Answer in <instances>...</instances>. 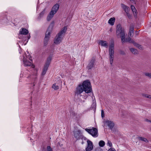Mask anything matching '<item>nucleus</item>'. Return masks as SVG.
I'll return each instance as SVG.
<instances>
[{
    "mask_svg": "<svg viewBox=\"0 0 151 151\" xmlns=\"http://www.w3.org/2000/svg\"><path fill=\"white\" fill-rule=\"evenodd\" d=\"M99 44L101 47L105 48H107L108 46V43L106 41L100 40L99 41Z\"/></svg>",
    "mask_w": 151,
    "mask_h": 151,
    "instance_id": "13",
    "label": "nucleus"
},
{
    "mask_svg": "<svg viewBox=\"0 0 151 151\" xmlns=\"http://www.w3.org/2000/svg\"><path fill=\"white\" fill-rule=\"evenodd\" d=\"M42 151H52L51 147L50 146H47L46 150L43 149Z\"/></svg>",
    "mask_w": 151,
    "mask_h": 151,
    "instance_id": "29",
    "label": "nucleus"
},
{
    "mask_svg": "<svg viewBox=\"0 0 151 151\" xmlns=\"http://www.w3.org/2000/svg\"><path fill=\"white\" fill-rule=\"evenodd\" d=\"M106 145L108 146H109L110 147H112V144L111 142L109 140H108Z\"/></svg>",
    "mask_w": 151,
    "mask_h": 151,
    "instance_id": "32",
    "label": "nucleus"
},
{
    "mask_svg": "<svg viewBox=\"0 0 151 151\" xmlns=\"http://www.w3.org/2000/svg\"><path fill=\"white\" fill-rule=\"evenodd\" d=\"M129 1L131 2H133L134 1V0H129Z\"/></svg>",
    "mask_w": 151,
    "mask_h": 151,
    "instance_id": "44",
    "label": "nucleus"
},
{
    "mask_svg": "<svg viewBox=\"0 0 151 151\" xmlns=\"http://www.w3.org/2000/svg\"><path fill=\"white\" fill-rule=\"evenodd\" d=\"M19 53H21V51H19Z\"/></svg>",
    "mask_w": 151,
    "mask_h": 151,
    "instance_id": "46",
    "label": "nucleus"
},
{
    "mask_svg": "<svg viewBox=\"0 0 151 151\" xmlns=\"http://www.w3.org/2000/svg\"><path fill=\"white\" fill-rule=\"evenodd\" d=\"M125 41L124 42H129L130 43L135 44V42L134 40H132L130 37H129L128 38L125 39Z\"/></svg>",
    "mask_w": 151,
    "mask_h": 151,
    "instance_id": "25",
    "label": "nucleus"
},
{
    "mask_svg": "<svg viewBox=\"0 0 151 151\" xmlns=\"http://www.w3.org/2000/svg\"><path fill=\"white\" fill-rule=\"evenodd\" d=\"M131 9L133 12L134 17L136 18H137V9H135V7L134 6L131 5Z\"/></svg>",
    "mask_w": 151,
    "mask_h": 151,
    "instance_id": "16",
    "label": "nucleus"
},
{
    "mask_svg": "<svg viewBox=\"0 0 151 151\" xmlns=\"http://www.w3.org/2000/svg\"><path fill=\"white\" fill-rule=\"evenodd\" d=\"M45 13V10L42 11L40 14L39 15V16L38 17V19H40L41 17H42L44 14Z\"/></svg>",
    "mask_w": 151,
    "mask_h": 151,
    "instance_id": "33",
    "label": "nucleus"
},
{
    "mask_svg": "<svg viewBox=\"0 0 151 151\" xmlns=\"http://www.w3.org/2000/svg\"><path fill=\"white\" fill-rule=\"evenodd\" d=\"M54 24V23L53 22H52L51 23V24H50L49 27H48L47 30L46 32L47 33V34H48L50 36L51 34Z\"/></svg>",
    "mask_w": 151,
    "mask_h": 151,
    "instance_id": "18",
    "label": "nucleus"
},
{
    "mask_svg": "<svg viewBox=\"0 0 151 151\" xmlns=\"http://www.w3.org/2000/svg\"><path fill=\"white\" fill-rule=\"evenodd\" d=\"M127 16L129 18H131V16L129 14V15H127Z\"/></svg>",
    "mask_w": 151,
    "mask_h": 151,
    "instance_id": "42",
    "label": "nucleus"
},
{
    "mask_svg": "<svg viewBox=\"0 0 151 151\" xmlns=\"http://www.w3.org/2000/svg\"><path fill=\"white\" fill-rule=\"evenodd\" d=\"M52 56L50 55V56L49 57L47 58V62L45 64H48V66H49L51 60V59H52Z\"/></svg>",
    "mask_w": 151,
    "mask_h": 151,
    "instance_id": "26",
    "label": "nucleus"
},
{
    "mask_svg": "<svg viewBox=\"0 0 151 151\" xmlns=\"http://www.w3.org/2000/svg\"><path fill=\"white\" fill-rule=\"evenodd\" d=\"M101 116L102 118L104 117V111L103 110H102L101 111Z\"/></svg>",
    "mask_w": 151,
    "mask_h": 151,
    "instance_id": "38",
    "label": "nucleus"
},
{
    "mask_svg": "<svg viewBox=\"0 0 151 151\" xmlns=\"http://www.w3.org/2000/svg\"><path fill=\"white\" fill-rule=\"evenodd\" d=\"M99 144L100 147H103L105 145V142L103 140H101L99 142Z\"/></svg>",
    "mask_w": 151,
    "mask_h": 151,
    "instance_id": "27",
    "label": "nucleus"
},
{
    "mask_svg": "<svg viewBox=\"0 0 151 151\" xmlns=\"http://www.w3.org/2000/svg\"><path fill=\"white\" fill-rule=\"evenodd\" d=\"M146 121L147 122H149V123H151V121L147 119L146 120Z\"/></svg>",
    "mask_w": 151,
    "mask_h": 151,
    "instance_id": "41",
    "label": "nucleus"
},
{
    "mask_svg": "<svg viewBox=\"0 0 151 151\" xmlns=\"http://www.w3.org/2000/svg\"><path fill=\"white\" fill-rule=\"evenodd\" d=\"M107 151H116L114 148H110Z\"/></svg>",
    "mask_w": 151,
    "mask_h": 151,
    "instance_id": "39",
    "label": "nucleus"
},
{
    "mask_svg": "<svg viewBox=\"0 0 151 151\" xmlns=\"http://www.w3.org/2000/svg\"><path fill=\"white\" fill-rule=\"evenodd\" d=\"M92 108H93L94 109H95L96 108V104L95 102H95H93L92 104Z\"/></svg>",
    "mask_w": 151,
    "mask_h": 151,
    "instance_id": "34",
    "label": "nucleus"
},
{
    "mask_svg": "<svg viewBox=\"0 0 151 151\" xmlns=\"http://www.w3.org/2000/svg\"><path fill=\"white\" fill-rule=\"evenodd\" d=\"M87 147L86 148V151H91L93 148L92 142L89 140L87 141Z\"/></svg>",
    "mask_w": 151,
    "mask_h": 151,
    "instance_id": "10",
    "label": "nucleus"
},
{
    "mask_svg": "<svg viewBox=\"0 0 151 151\" xmlns=\"http://www.w3.org/2000/svg\"><path fill=\"white\" fill-rule=\"evenodd\" d=\"M63 37L58 34L56 36L54 40V42L55 44H59L62 41Z\"/></svg>",
    "mask_w": 151,
    "mask_h": 151,
    "instance_id": "8",
    "label": "nucleus"
},
{
    "mask_svg": "<svg viewBox=\"0 0 151 151\" xmlns=\"http://www.w3.org/2000/svg\"><path fill=\"white\" fill-rule=\"evenodd\" d=\"M103 123L105 125H106L108 126L110 128H113L114 125V124L113 122L108 120H104L103 121Z\"/></svg>",
    "mask_w": 151,
    "mask_h": 151,
    "instance_id": "12",
    "label": "nucleus"
},
{
    "mask_svg": "<svg viewBox=\"0 0 151 151\" xmlns=\"http://www.w3.org/2000/svg\"><path fill=\"white\" fill-rule=\"evenodd\" d=\"M85 131L93 137H97L98 136V131L97 129L92 127L91 129L86 128Z\"/></svg>",
    "mask_w": 151,
    "mask_h": 151,
    "instance_id": "5",
    "label": "nucleus"
},
{
    "mask_svg": "<svg viewBox=\"0 0 151 151\" xmlns=\"http://www.w3.org/2000/svg\"><path fill=\"white\" fill-rule=\"evenodd\" d=\"M30 35H29L28 37V40H27V41L28 40L30 39ZM27 42H28V41H27Z\"/></svg>",
    "mask_w": 151,
    "mask_h": 151,
    "instance_id": "43",
    "label": "nucleus"
},
{
    "mask_svg": "<svg viewBox=\"0 0 151 151\" xmlns=\"http://www.w3.org/2000/svg\"><path fill=\"white\" fill-rule=\"evenodd\" d=\"M135 45L140 49H142V46L138 44H135Z\"/></svg>",
    "mask_w": 151,
    "mask_h": 151,
    "instance_id": "36",
    "label": "nucleus"
},
{
    "mask_svg": "<svg viewBox=\"0 0 151 151\" xmlns=\"http://www.w3.org/2000/svg\"><path fill=\"white\" fill-rule=\"evenodd\" d=\"M130 50L131 51V52H132V53L134 54H137V50L135 49H134L133 48H131L130 49Z\"/></svg>",
    "mask_w": 151,
    "mask_h": 151,
    "instance_id": "31",
    "label": "nucleus"
},
{
    "mask_svg": "<svg viewBox=\"0 0 151 151\" xmlns=\"http://www.w3.org/2000/svg\"><path fill=\"white\" fill-rule=\"evenodd\" d=\"M116 34L118 37H120L122 43L124 42L125 33L124 29L120 24L117 26Z\"/></svg>",
    "mask_w": 151,
    "mask_h": 151,
    "instance_id": "2",
    "label": "nucleus"
},
{
    "mask_svg": "<svg viewBox=\"0 0 151 151\" xmlns=\"http://www.w3.org/2000/svg\"><path fill=\"white\" fill-rule=\"evenodd\" d=\"M134 30V27L133 26H131L130 27L129 32V36L131 37H132V35L133 34Z\"/></svg>",
    "mask_w": 151,
    "mask_h": 151,
    "instance_id": "22",
    "label": "nucleus"
},
{
    "mask_svg": "<svg viewBox=\"0 0 151 151\" xmlns=\"http://www.w3.org/2000/svg\"><path fill=\"white\" fill-rule=\"evenodd\" d=\"M22 76H23V75H22V74H20V76L21 77Z\"/></svg>",
    "mask_w": 151,
    "mask_h": 151,
    "instance_id": "45",
    "label": "nucleus"
},
{
    "mask_svg": "<svg viewBox=\"0 0 151 151\" xmlns=\"http://www.w3.org/2000/svg\"><path fill=\"white\" fill-rule=\"evenodd\" d=\"M29 33L28 30L24 28H21L19 32V37L20 38V37L22 36L21 35H26L27 34Z\"/></svg>",
    "mask_w": 151,
    "mask_h": 151,
    "instance_id": "11",
    "label": "nucleus"
},
{
    "mask_svg": "<svg viewBox=\"0 0 151 151\" xmlns=\"http://www.w3.org/2000/svg\"><path fill=\"white\" fill-rule=\"evenodd\" d=\"M120 53L122 54V55H124V52L122 51H120Z\"/></svg>",
    "mask_w": 151,
    "mask_h": 151,
    "instance_id": "40",
    "label": "nucleus"
},
{
    "mask_svg": "<svg viewBox=\"0 0 151 151\" xmlns=\"http://www.w3.org/2000/svg\"><path fill=\"white\" fill-rule=\"evenodd\" d=\"M74 137L76 140H78L82 138V133L80 130H76L73 131Z\"/></svg>",
    "mask_w": 151,
    "mask_h": 151,
    "instance_id": "7",
    "label": "nucleus"
},
{
    "mask_svg": "<svg viewBox=\"0 0 151 151\" xmlns=\"http://www.w3.org/2000/svg\"><path fill=\"white\" fill-rule=\"evenodd\" d=\"M84 90L81 84H79L76 88L75 93L77 95H80Z\"/></svg>",
    "mask_w": 151,
    "mask_h": 151,
    "instance_id": "9",
    "label": "nucleus"
},
{
    "mask_svg": "<svg viewBox=\"0 0 151 151\" xmlns=\"http://www.w3.org/2000/svg\"><path fill=\"white\" fill-rule=\"evenodd\" d=\"M144 96L146 98L151 99V95L148 94H144Z\"/></svg>",
    "mask_w": 151,
    "mask_h": 151,
    "instance_id": "37",
    "label": "nucleus"
},
{
    "mask_svg": "<svg viewBox=\"0 0 151 151\" xmlns=\"http://www.w3.org/2000/svg\"><path fill=\"white\" fill-rule=\"evenodd\" d=\"M67 29V27L66 26H65L63 28V29L58 34H60V35H61L63 37L64 34L66 32Z\"/></svg>",
    "mask_w": 151,
    "mask_h": 151,
    "instance_id": "20",
    "label": "nucleus"
},
{
    "mask_svg": "<svg viewBox=\"0 0 151 151\" xmlns=\"http://www.w3.org/2000/svg\"><path fill=\"white\" fill-rule=\"evenodd\" d=\"M94 60H92L89 63L87 68L88 69H91L94 66Z\"/></svg>",
    "mask_w": 151,
    "mask_h": 151,
    "instance_id": "19",
    "label": "nucleus"
},
{
    "mask_svg": "<svg viewBox=\"0 0 151 151\" xmlns=\"http://www.w3.org/2000/svg\"><path fill=\"white\" fill-rule=\"evenodd\" d=\"M82 86L86 93H90L92 90L91 86L90 81L88 80L84 81L81 84Z\"/></svg>",
    "mask_w": 151,
    "mask_h": 151,
    "instance_id": "4",
    "label": "nucleus"
},
{
    "mask_svg": "<svg viewBox=\"0 0 151 151\" xmlns=\"http://www.w3.org/2000/svg\"><path fill=\"white\" fill-rule=\"evenodd\" d=\"M54 14H54L52 12H50L47 17V20L50 21L53 17Z\"/></svg>",
    "mask_w": 151,
    "mask_h": 151,
    "instance_id": "24",
    "label": "nucleus"
},
{
    "mask_svg": "<svg viewBox=\"0 0 151 151\" xmlns=\"http://www.w3.org/2000/svg\"><path fill=\"white\" fill-rule=\"evenodd\" d=\"M48 67V64L45 65L42 73V76H44L46 74Z\"/></svg>",
    "mask_w": 151,
    "mask_h": 151,
    "instance_id": "21",
    "label": "nucleus"
},
{
    "mask_svg": "<svg viewBox=\"0 0 151 151\" xmlns=\"http://www.w3.org/2000/svg\"><path fill=\"white\" fill-rule=\"evenodd\" d=\"M59 7V5L58 4H56L52 7L50 12H52L54 14H55L57 12Z\"/></svg>",
    "mask_w": 151,
    "mask_h": 151,
    "instance_id": "14",
    "label": "nucleus"
},
{
    "mask_svg": "<svg viewBox=\"0 0 151 151\" xmlns=\"http://www.w3.org/2000/svg\"><path fill=\"white\" fill-rule=\"evenodd\" d=\"M23 61L24 66H30L32 68H34L35 66L33 64L31 57L30 55L28 52L27 53H25L23 56Z\"/></svg>",
    "mask_w": 151,
    "mask_h": 151,
    "instance_id": "1",
    "label": "nucleus"
},
{
    "mask_svg": "<svg viewBox=\"0 0 151 151\" xmlns=\"http://www.w3.org/2000/svg\"><path fill=\"white\" fill-rule=\"evenodd\" d=\"M145 76H148L151 78V73H145Z\"/></svg>",
    "mask_w": 151,
    "mask_h": 151,
    "instance_id": "35",
    "label": "nucleus"
},
{
    "mask_svg": "<svg viewBox=\"0 0 151 151\" xmlns=\"http://www.w3.org/2000/svg\"><path fill=\"white\" fill-rule=\"evenodd\" d=\"M121 6L122 8L124 11L127 14L129 15V7L123 4H121Z\"/></svg>",
    "mask_w": 151,
    "mask_h": 151,
    "instance_id": "15",
    "label": "nucleus"
},
{
    "mask_svg": "<svg viewBox=\"0 0 151 151\" xmlns=\"http://www.w3.org/2000/svg\"><path fill=\"white\" fill-rule=\"evenodd\" d=\"M52 88L55 90H58L59 88V86L58 85H56V84H54L52 86Z\"/></svg>",
    "mask_w": 151,
    "mask_h": 151,
    "instance_id": "30",
    "label": "nucleus"
},
{
    "mask_svg": "<svg viewBox=\"0 0 151 151\" xmlns=\"http://www.w3.org/2000/svg\"><path fill=\"white\" fill-rule=\"evenodd\" d=\"M138 139L143 141L145 142H147L148 141L145 138L143 137H139L138 138Z\"/></svg>",
    "mask_w": 151,
    "mask_h": 151,
    "instance_id": "28",
    "label": "nucleus"
},
{
    "mask_svg": "<svg viewBox=\"0 0 151 151\" xmlns=\"http://www.w3.org/2000/svg\"><path fill=\"white\" fill-rule=\"evenodd\" d=\"M109 61L111 65H112L114 61V44L111 42L109 45Z\"/></svg>",
    "mask_w": 151,
    "mask_h": 151,
    "instance_id": "3",
    "label": "nucleus"
},
{
    "mask_svg": "<svg viewBox=\"0 0 151 151\" xmlns=\"http://www.w3.org/2000/svg\"><path fill=\"white\" fill-rule=\"evenodd\" d=\"M35 74L30 75L28 77V78L30 82L29 84H31L32 86H33L35 85L37 78V71L35 70Z\"/></svg>",
    "mask_w": 151,
    "mask_h": 151,
    "instance_id": "6",
    "label": "nucleus"
},
{
    "mask_svg": "<svg viewBox=\"0 0 151 151\" xmlns=\"http://www.w3.org/2000/svg\"><path fill=\"white\" fill-rule=\"evenodd\" d=\"M115 20V18H111L109 20L108 22L111 25H113L114 24Z\"/></svg>",
    "mask_w": 151,
    "mask_h": 151,
    "instance_id": "23",
    "label": "nucleus"
},
{
    "mask_svg": "<svg viewBox=\"0 0 151 151\" xmlns=\"http://www.w3.org/2000/svg\"><path fill=\"white\" fill-rule=\"evenodd\" d=\"M50 36L46 32L45 37L44 39V45L46 46L49 40Z\"/></svg>",
    "mask_w": 151,
    "mask_h": 151,
    "instance_id": "17",
    "label": "nucleus"
}]
</instances>
